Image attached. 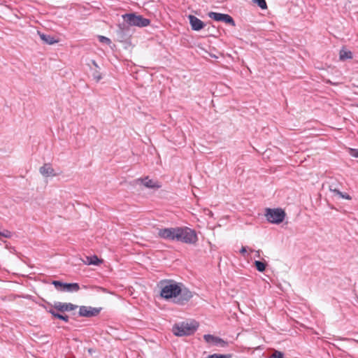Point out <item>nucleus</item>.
<instances>
[{"mask_svg": "<svg viewBox=\"0 0 358 358\" xmlns=\"http://www.w3.org/2000/svg\"><path fill=\"white\" fill-rule=\"evenodd\" d=\"M269 358H284V353L278 350H274Z\"/></svg>", "mask_w": 358, "mask_h": 358, "instance_id": "24", "label": "nucleus"}, {"mask_svg": "<svg viewBox=\"0 0 358 358\" xmlns=\"http://www.w3.org/2000/svg\"><path fill=\"white\" fill-rule=\"evenodd\" d=\"M54 169L52 168L50 164H45L39 169L40 173L45 177L55 176L56 174L54 173Z\"/></svg>", "mask_w": 358, "mask_h": 358, "instance_id": "13", "label": "nucleus"}, {"mask_svg": "<svg viewBox=\"0 0 358 358\" xmlns=\"http://www.w3.org/2000/svg\"><path fill=\"white\" fill-rule=\"evenodd\" d=\"M222 22H225L227 24H230L232 27H235L236 26V23H235L234 20L233 19V17L231 15H229L228 14H224V17H223V19H222Z\"/></svg>", "mask_w": 358, "mask_h": 358, "instance_id": "20", "label": "nucleus"}, {"mask_svg": "<svg viewBox=\"0 0 358 358\" xmlns=\"http://www.w3.org/2000/svg\"><path fill=\"white\" fill-rule=\"evenodd\" d=\"M255 265L256 266V268H266L267 264L266 262H263L261 261L256 260L255 262Z\"/></svg>", "mask_w": 358, "mask_h": 358, "instance_id": "25", "label": "nucleus"}, {"mask_svg": "<svg viewBox=\"0 0 358 358\" xmlns=\"http://www.w3.org/2000/svg\"><path fill=\"white\" fill-rule=\"evenodd\" d=\"M188 19L194 31H200L205 27V23L194 15H189Z\"/></svg>", "mask_w": 358, "mask_h": 358, "instance_id": "10", "label": "nucleus"}, {"mask_svg": "<svg viewBox=\"0 0 358 358\" xmlns=\"http://www.w3.org/2000/svg\"><path fill=\"white\" fill-rule=\"evenodd\" d=\"M232 357V355L231 354H224V355H221V354H213V355H208L207 357L206 358H231Z\"/></svg>", "mask_w": 358, "mask_h": 358, "instance_id": "21", "label": "nucleus"}, {"mask_svg": "<svg viewBox=\"0 0 358 358\" xmlns=\"http://www.w3.org/2000/svg\"><path fill=\"white\" fill-rule=\"evenodd\" d=\"M259 271H264L265 270H263V269H261V270H259Z\"/></svg>", "mask_w": 358, "mask_h": 358, "instance_id": "33", "label": "nucleus"}, {"mask_svg": "<svg viewBox=\"0 0 358 358\" xmlns=\"http://www.w3.org/2000/svg\"><path fill=\"white\" fill-rule=\"evenodd\" d=\"M329 191L333 192L334 195L338 196L341 198L348 200L352 199V197L348 194L341 192L339 189L334 187L333 185L329 186Z\"/></svg>", "mask_w": 358, "mask_h": 358, "instance_id": "16", "label": "nucleus"}, {"mask_svg": "<svg viewBox=\"0 0 358 358\" xmlns=\"http://www.w3.org/2000/svg\"><path fill=\"white\" fill-rule=\"evenodd\" d=\"M52 284L55 286V287L60 290L61 288H64V282H62L60 281L55 280L52 282Z\"/></svg>", "mask_w": 358, "mask_h": 358, "instance_id": "27", "label": "nucleus"}, {"mask_svg": "<svg viewBox=\"0 0 358 358\" xmlns=\"http://www.w3.org/2000/svg\"><path fill=\"white\" fill-rule=\"evenodd\" d=\"M77 262L78 263L75 264L76 266L94 265L99 266L103 262V259L98 258L96 255H91L84 256L83 258L78 259Z\"/></svg>", "mask_w": 358, "mask_h": 358, "instance_id": "6", "label": "nucleus"}, {"mask_svg": "<svg viewBox=\"0 0 358 358\" xmlns=\"http://www.w3.org/2000/svg\"><path fill=\"white\" fill-rule=\"evenodd\" d=\"M48 313H50L55 318H57L59 320H62L66 322H69V316L66 315H62L59 313H57L53 309H50L48 310Z\"/></svg>", "mask_w": 358, "mask_h": 358, "instance_id": "18", "label": "nucleus"}, {"mask_svg": "<svg viewBox=\"0 0 358 358\" xmlns=\"http://www.w3.org/2000/svg\"><path fill=\"white\" fill-rule=\"evenodd\" d=\"M240 252H241V254H243V255H245L247 253V249H246V248H245V247H244V246H243V247H242V248H241V250Z\"/></svg>", "mask_w": 358, "mask_h": 358, "instance_id": "30", "label": "nucleus"}, {"mask_svg": "<svg viewBox=\"0 0 358 358\" xmlns=\"http://www.w3.org/2000/svg\"><path fill=\"white\" fill-rule=\"evenodd\" d=\"M339 58L342 61L346 60L348 59H351L352 58V53L350 50L341 49L339 52Z\"/></svg>", "mask_w": 358, "mask_h": 358, "instance_id": "17", "label": "nucleus"}, {"mask_svg": "<svg viewBox=\"0 0 358 358\" xmlns=\"http://www.w3.org/2000/svg\"><path fill=\"white\" fill-rule=\"evenodd\" d=\"M99 41L101 43H105L106 44H110L111 43V41L108 37L103 36H99Z\"/></svg>", "mask_w": 358, "mask_h": 358, "instance_id": "26", "label": "nucleus"}, {"mask_svg": "<svg viewBox=\"0 0 358 358\" xmlns=\"http://www.w3.org/2000/svg\"><path fill=\"white\" fill-rule=\"evenodd\" d=\"M350 155H351L352 157H358V151H357V150H355V149H351V150H350Z\"/></svg>", "mask_w": 358, "mask_h": 358, "instance_id": "29", "label": "nucleus"}, {"mask_svg": "<svg viewBox=\"0 0 358 358\" xmlns=\"http://www.w3.org/2000/svg\"><path fill=\"white\" fill-rule=\"evenodd\" d=\"M158 236L165 240L181 241L185 243H194L197 241L196 234L188 227L159 229Z\"/></svg>", "mask_w": 358, "mask_h": 358, "instance_id": "1", "label": "nucleus"}, {"mask_svg": "<svg viewBox=\"0 0 358 358\" xmlns=\"http://www.w3.org/2000/svg\"><path fill=\"white\" fill-rule=\"evenodd\" d=\"M12 235H13L12 232L7 229H2V230L0 229V236H1L3 237L10 238L12 237Z\"/></svg>", "mask_w": 358, "mask_h": 358, "instance_id": "23", "label": "nucleus"}, {"mask_svg": "<svg viewBox=\"0 0 358 358\" xmlns=\"http://www.w3.org/2000/svg\"><path fill=\"white\" fill-rule=\"evenodd\" d=\"M265 216L268 222L280 224L284 220L285 213L281 208H266Z\"/></svg>", "mask_w": 358, "mask_h": 358, "instance_id": "5", "label": "nucleus"}, {"mask_svg": "<svg viewBox=\"0 0 358 358\" xmlns=\"http://www.w3.org/2000/svg\"><path fill=\"white\" fill-rule=\"evenodd\" d=\"M193 296L192 292L184 286H181V291L176 299L175 302L180 305H183L189 301Z\"/></svg>", "mask_w": 358, "mask_h": 358, "instance_id": "8", "label": "nucleus"}, {"mask_svg": "<svg viewBox=\"0 0 358 358\" xmlns=\"http://www.w3.org/2000/svg\"><path fill=\"white\" fill-rule=\"evenodd\" d=\"M93 64H94V66H97V64H96V63L94 61H93Z\"/></svg>", "mask_w": 358, "mask_h": 358, "instance_id": "32", "label": "nucleus"}, {"mask_svg": "<svg viewBox=\"0 0 358 358\" xmlns=\"http://www.w3.org/2000/svg\"><path fill=\"white\" fill-rule=\"evenodd\" d=\"M181 291V286L173 281L166 282L162 288L160 295L162 298L169 299L176 298Z\"/></svg>", "mask_w": 358, "mask_h": 358, "instance_id": "4", "label": "nucleus"}, {"mask_svg": "<svg viewBox=\"0 0 358 358\" xmlns=\"http://www.w3.org/2000/svg\"><path fill=\"white\" fill-rule=\"evenodd\" d=\"M93 77L96 80V82H99L101 79V76L100 73L97 71H95L93 73Z\"/></svg>", "mask_w": 358, "mask_h": 358, "instance_id": "28", "label": "nucleus"}, {"mask_svg": "<svg viewBox=\"0 0 358 358\" xmlns=\"http://www.w3.org/2000/svg\"><path fill=\"white\" fill-rule=\"evenodd\" d=\"M122 17L129 26L145 27L150 24L149 19L143 17L141 15H137L135 13H126L122 15Z\"/></svg>", "mask_w": 358, "mask_h": 358, "instance_id": "3", "label": "nucleus"}, {"mask_svg": "<svg viewBox=\"0 0 358 358\" xmlns=\"http://www.w3.org/2000/svg\"><path fill=\"white\" fill-rule=\"evenodd\" d=\"M257 255H256V257H260L259 251V250L257 251Z\"/></svg>", "mask_w": 358, "mask_h": 358, "instance_id": "31", "label": "nucleus"}, {"mask_svg": "<svg viewBox=\"0 0 358 358\" xmlns=\"http://www.w3.org/2000/svg\"><path fill=\"white\" fill-rule=\"evenodd\" d=\"M145 187L151 189H159L161 187V185L157 182L154 181L151 179H149L148 177H145L144 178L138 179Z\"/></svg>", "mask_w": 358, "mask_h": 358, "instance_id": "12", "label": "nucleus"}, {"mask_svg": "<svg viewBox=\"0 0 358 358\" xmlns=\"http://www.w3.org/2000/svg\"><path fill=\"white\" fill-rule=\"evenodd\" d=\"M357 106H358V103H357Z\"/></svg>", "mask_w": 358, "mask_h": 358, "instance_id": "34", "label": "nucleus"}, {"mask_svg": "<svg viewBox=\"0 0 358 358\" xmlns=\"http://www.w3.org/2000/svg\"><path fill=\"white\" fill-rule=\"evenodd\" d=\"M199 327V324L196 321L190 322H182L175 324L172 331L176 336H185L193 334Z\"/></svg>", "mask_w": 358, "mask_h": 358, "instance_id": "2", "label": "nucleus"}, {"mask_svg": "<svg viewBox=\"0 0 358 358\" xmlns=\"http://www.w3.org/2000/svg\"><path fill=\"white\" fill-rule=\"evenodd\" d=\"M252 1L256 3L259 7L262 9H266L267 4L265 0H252Z\"/></svg>", "mask_w": 358, "mask_h": 358, "instance_id": "22", "label": "nucleus"}, {"mask_svg": "<svg viewBox=\"0 0 358 358\" xmlns=\"http://www.w3.org/2000/svg\"><path fill=\"white\" fill-rule=\"evenodd\" d=\"M77 306L71 303H62L56 301L54 303V308L60 312L71 311L77 308Z\"/></svg>", "mask_w": 358, "mask_h": 358, "instance_id": "11", "label": "nucleus"}, {"mask_svg": "<svg viewBox=\"0 0 358 358\" xmlns=\"http://www.w3.org/2000/svg\"><path fill=\"white\" fill-rule=\"evenodd\" d=\"M101 308H93L91 306H82L79 309V315L81 317H91L98 315Z\"/></svg>", "mask_w": 358, "mask_h": 358, "instance_id": "7", "label": "nucleus"}, {"mask_svg": "<svg viewBox=\"0 0 358 358\" xmlns=\"http://www.w3.org/2000/svg\"><path fill=\"white\" fill-rule=\"evenodd\" d=\"M38 34L40 36L41 39L44 41L46 44L48 45H53L58 42V40L55 39L54 36L49 35V34H41L38 31Z\"/></svg>", "mask_w": 358, "mask_h": 358, "instance_id": "15", "label": "nucleus"}, {"mask_svg": "<svg viewBox=\"0 0 358 358\" xmlns=\"http://www.w3.org/2000/svg\"><path fill=\"white\" fill-rule=\"evenodd\" d=\"M80 289V286L76 282L73 283H65L64 285V288H61L60 290L63 292H77Z\"/></svg>", "mask_w": 358, "mask_h": 358, "instance_id": "14", "label": "nucleus"}, {"mask_svg": "<svg viewBox=\"0 0 358 358\" xmlns=\"http://www.w3.org/2000/svg\"><path fill=\"white\" fill-rule=\"evenodd\" d=\"M203 339L208 343H213L215 345L221 348H227L229 345L227 341H225L222 338L212 334H205L203 336Z\"/></svg>", "mask_w": 358, "mask_h": 358, "instance_id": "9", "label": "nucleus"}, {"mask_svg": "<svg viewBox=\"0 0 358 358\" xmlns=\"http://www.w3.org/2000/svg\"><path fill=\"white\" fill-rule=\"evenodd\" d=\"M224 13H216V12H210L208 15L210 18L214 20L215 21L222 22Z\"/></svg>", "mask_w": 358, "mask_h": 358, "instance_id": "19", "label": "nucleus"}]
</instances>
